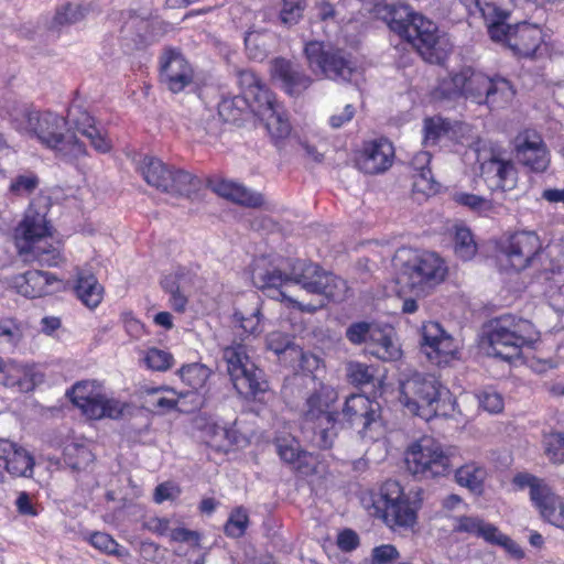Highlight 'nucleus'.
<instances>
[{"instance_id":"2","label":"nucleus","mask_w":564,"mask_h":564,"mask_svg":"<svg viewBox=\"0 0 564 564\" xmlns=\"http://www.w3.org/2000/svg\"><path fill=\"white\" fill-rule=\"evenodd\" d=\"M17 128L53 150L62 160L72 162L86 154V147L74 133H65L66 120L51 111L24 108L15 119Z\"/></svg>"},{"instance_id":"13","label":"nucleus","mask_w":564,"mask_h":564,"mask_svg":"<svg viewBox=\"0 0 564 564\" xmlns=\"http://www.w3.org/2000/svg\"><path fill=\"white\" fill-rule=\"evenodd\" d=\"M304 53L313 73L330 79L347 82L356 70L350 56L340 48L312 41L305 45Z\"/></svg>"},{"instance_id":"62","label":"nucleus","mask_w":564,"mask_h":564,"mask_svg":"<svg viewBox=\"0 0 564 564\" xmlns=\"http://www.w3.org/2000/svg\"><path fill=\"white\" fill-rule=\"evenodd\" d=\"M39 185V178L35 174L29 173L19 175L10 185V191L15 195L31 194Z\"/></svg>"},{"instance_id":"6","label":"nucleus","mask_w":564,"mask_h":564,"mask_svg":"<svg viewBox=\"0 0 564 564\" xmlns=\"http://www.w3.org/2000/svg\"><path fill=\"white\" fill-rule=\"evenodd\" d=\"M532 337L533 325L529 321L511 314L501 315L489 324V354L510 361L520 357L522 347L529 345Z\"/></svg>"},{"instance_id":"39","label":"nucleus","mask_w":564,"mask_h":564,"mask_svg":"<svg viewBox=\"0 0 564 564\" xmlns=\"http://www.w3.org/2000/svg\"><path fill=\"white\" fill-rule=\"evenodd\" d=\"M370 352L384 361L397 360L401 356L398 343L391 335L383 333L380 327H378V335L371 341Z\"/></svg>"},{"instance_id":"25","label":"nucleus","mask_w":564,"mask_h":564,"mask_svg":"<svg viewBox=\"0 0 564 564\" xmlns=\"http://www.w3.org/2000/svg\"><path fill=\"white\" fill-rule=\"evenodd\" d=\"M50 237V228L47 227L45 216L30 209L26 212L24 219L15 230L17 247L20 253L32 248V245L46 243Z\"/></svg>"},{"instance_id":"29","label":"nucleus","mask_w":564,"mask_h":564,"mask_svg":"<svg viewBox=\"0 0 564 564\" xmlns=\"http://www.w3.org/2000/svg\"><path fill=\"white\" fill-rule=\"evenodd\" d=\"M69 117L74 129L86 137L96 151L107 153L111 149V142L95 126L94 118L87 111L73 109Z\"/></svg>"},{"instance_id":"36","label":"nucleus","mask_w":564,"mask_h":564,"mask_svg":"<svg viewBox=\"0 0 564 564\" xmlns=\"http://www.w3.org/2000/svg\"><path fill=\"white\" fill-rule=\"evenodd\" d=\"M42 380L43 375L32 366L13 364L6 370V384L23 392L33 390Z\"/></svg>"},{"instance_id":"50","label":"nucleus","mask_w":564,"mask_h":564,"mask_svg":"<svg viewBox=\"0 0 564 564\" xmlns=\"http://www.w3.org/2000/svg\"><path fill=\"white\" fill-rule=\"evenodd\" d=\"M144 365L153 371H166L174 362L172 354L155 347L149 348L143 356Z\"/></svg>"},{"instance_id":"58","label":"nucleus","mask_w":564,"mask_h":564,"mask_svg":"<svg viewBox=\"0 0 564 564\" xmlns=\"http://www.w3.org/2000/svg\"><path fill=\"white\" fill-rule=\"evenodd\" d=\"M276 452L281 459L288 464H295L306 455L305 452L300 449L295 440H278Z\"/></svg>"},{"instance_id":"26","label":"nucleus","mask_w":564,"mask_h":564,"mask_svg":"<svg viewBox=\"0 0 564 564\" xmlns=\"http://www.w3.org/2000/svg\"><path fill=\"white\" fill-rule=\"evenodd\" d=\"M470 13L478 11L485 20L490 39H498L502 33L501 23L509 17V0H459Z\"/></svg>"},{"instance_id":"55","label":"nucleus","mask_w":564,"mask_h":564,"mask_svg":"<svg viewBox=\"0 0 564 564\" xmlns=\"http://www.w3.org/2000/svg\"><path fill=\"white\" fill-rule=\"evenodd\" d=\"M349 381L355 386H365L372 381L373 371L371 368L359 361H350L346 368Z\"/></svg>"},{"instance_id":"27","label":"nucleus","mask_w":564,"mask_h":564,"mask_svg":"<svg viewBox=\"0 0 564 564\" xmlns=\"http://www.w3.org/2000/svg\"><path fill=\"white\" fill-rule=\"evenodd\" d=\"M193 275L185 268H178L161 280L162 289L170 295V306L183 313L188 304L189 291L193 285Z\"/></svg>"},{"instance_id":"41","label":"nucleus","mask_w":564,"mask_h":564,"mask_svg":"<svg viewBox=\"0 0 564 564\" xmlns=\"http://www.w3.org/2000/svg\"><path fill=\"white\" fill-rule=\"evenodd\" d=\"M516 91L509 80L505 78H490V86L485 90V102L501 106L509 102Z\"/></svg>"},{"instance_id":"38","label":"nucleus","mask_w":564,"mask_h":564,"mask_svg":"<svg viewBox=\"0 0 564 564\" xmlns=\"http://www.w3.org/2000/svg\"><path fill=\"white\" fill-rule=\"evenodd\" d=\"M535 508L544 521L564 530V499L552 489L549 490Z\"/></svg>"},{"instance_id":"52","label":"nucleus","mask_w":564,"mask_h":564,"mask_svg":"<svg viewBox=\"0 0 564 564\" xmlns=\"http://www.w3.org/2000/svg\"><path fill=\"white\" fill-rule=\"evenodd\" d=\"M253 297L258 300L256 296ZM261 318L262 314L258 301H256V307L249 316H246L245 313L240 311H236L234 313L235 322L239 323V326L246 334L252 336H257L262 333V328L260 326Z\"/></svg>"},{"instance_id":"49","label":"nucleus","mask_w":564,"mask_h":564,"mask_svg":"<svg viewBox=\"0 0 564 564\" xmlns=\"http://www.w3.org/2000/svg\"><path fill=\"white\" fill-rule=\"evenodd\" d=\"M454 249L456 256L464 261L470 260L475 256L477 247L468 228L456 229Z\"/></svg>"},{"instance_id":"5","label":"nucleus","mask_w":564,"mask_h":564,"mask_svg":"<svg viewBox=\"0 0 564 564\" xmlns=\"http://www.w3.org/2000/svg\"><path fill=\"white\" fill-rule=\"evenodd\" d=\"M238 84L241 97H247L252 105V111L264 122L272 138L283 139L291 132V124L282 107L273 94L265 87L257 74L250 69L238 73Z\"/></svg>"},{"instance_id":"15","label":"nucleus","mask_w":564,"mask_h":564,"mask_svg":"<svg viewBox=\"0 0 564 564\" xmlns=\"http://www.w3.org/2000/svg\"><path fill=\"white\" fill-rule=\"evenodd\" d=\"M489 86L490 77L471 67H464L443 78L437 87V93L446 99L463 97L480 105L485 102V90Z\"/></svg>"},{"instance_id":"53","label":"nucleus","mask_w":564,"mask_h":564,"mask_svg":"<svg viewBox=\"0 0 564 564\" xmlns=\"http://www.w3.org/2000/svg\"><path fill=\"white\" fill-rule=\"evenodd\" d=\"M85 17V10L80 4L67 3L56 10L53 19L55 26H65L82 21Z\"/></svg>"},{"instance_id":"51","label":"nucleus","mask_w":564,"mask_h":564,"mask_svg":"<svg viewBox=\"0 0 564 564\" xmlns=\"http://www.w3.org/2000/svg\"><path fill=\"white\" fill-rule=\"evenodd\" d=\"M90 544L109 555L123 557L128 555V551L119 545V543L112 539L111 535L104 532H94L89 538Z\"/></svg>"},{"instance_id":"33","label":"nucleus","mask_w":564,"mask_h":564,"mask_svg":"<svg viewBox=\"0 0 564 564\" xmlns=\"http://www.w3.org/2000/svg\"><path fill=\"white\" fill-rule=\"evenodd\" d=\"M488 477V470L485 465L470 460L455 470V481L458 486L468 489L475 495L484 492L485 481Z\"/></svg>"},{"instance_id":"17","label":"nucleus","mask_w":564,"mask_h":564,"mask_svg":"<svg viewBox=\"0 0 564 564\" xmlns=\"http://www.w3.org/2000/svg\"><path fill=\"white\" fill-rule=\"evenodd\" d=\"M502 34L498 39H491L495 42H503L507 46L520 57H533L539 50L543 39L542 31L536 25L523 22L513 26L501 23Z\"/></svg>"},{"instance_id":"16","label":"nucleus","mask_w":564,"mask_h":564,"mask_svg":"<svg viewBox=\"0 0 564 564\" xmlns=\"http://www.w3.org/2000/svg\"><path fill=\"white\" fill-rule=\"evenodd\" d=\"M516 160L534 173L545 172L551 163L550 151L541 137L534 130H523L519 132L514 140Z\"/></svg>"},{"instance_id":"45","label":"nucleus","mask_w":564,"mask_h":564,"mask_svg":"<svg viewBox=\"0 0 564 564\" xmlns=\"http://www.w3.org/2000/svg\"><path fill=\"white\" fill-rule=\"evenodd\" d=\"M544 454L552 464L564 463V433L552 431L543 435Z\"/></svg>"},{"instance_id":"11","label":"nucleus","mask_w":564,"mask_h":564,"mask_svg":"<svg viewBox=\"0 0 564 564\" xmlns=\"http://www.w3.org/2000/svg\"><path fill=\"white\" fill-rule=\"evenodd\" d=\"M139 171L150 186L175 196L189 197L199 186V180L188 172L170 167L154 156H144Z\"/></svg>"},{"instance_id":"61","label":"nucleus","mask_w":564,"mask_h":564,"mask_svg":"<svg viewBox=\"0 0 564 564\" xmlns=\"http://www.w3.org/2000/svg\"><path fill=\"white\" fill-rule=\"evenodd\" d=\"M478 404L489 413H499L503 410V399L501 394L494 390H484L477 394Z\"/></svg>"},{"instance_id":"35","label":"nucleus","mask_w":564,"mask_h":564,"mask_svg":"<svg viewBox=\"0 0 564 564\" xmlns=\"http://www.w3.org/2000/svg\"><path fill=\"white\" fill-rule=\"evenodd\" d=\"M55 281V276L48 272L32 270L23 274L17 288L26 297H41L51 292L50 288Z\"/></svg>"},{"instance_id":"14","label":"nucleus","mask_w":564,"mask_h":564,"mask_svg":"<svg viewBox=\"0 0 564 564\" xmlns=\"http://www.w3.org/2000/svg\"><path fill=\"white\" fill-rule=\"evenodd\" d=\"M446 274L442 259L432 252H426L409 260L402 268L398 281L417 294L426 293L441 283Z\"/></svg>"},{"instance_id":"56","label":"nucleus","mask_w":564,"mask_h":564,"mask_svg":"<svg viewBox=\"0 0 564 564\" xmlns=\"http://www.w3.org/2000/svg\"><path fill=\"white\" fill-rule=\"evenodd\" d=\"M248 514L242 508L234 510L225 524V533L230 538L241 536L248 525Z\"/></svg>"},{"instance_id":"63","label":"nucleus","mask_w":564,"mask_h":564,"mask_svg":"<svg viewBox=\"0 0 564 564\" xmlns=\"http://www.w3.org/2000/svg\"><path fill=\"white\" fill-rule=\"evenodd\" d=\"M454 199L456 203L463 206H467L476 212H486L491 208V204L489 200L475 194L457 193L454 196Z\"/></svg>"},{"instance_id":"28","label":"nucleus","mask_w":564,"mask_h":564,"mask_svg":"<svg viewBox=\"0 0 564 564\" xmlns=\"http://www.w3.org/2000/svg\"><path fill=\"white\" fill-rule=\"evenodd\" d=\"M272 76L282 84V88L291 96L302 94L312 84L299 66L284 58H276L272 65Z\"/></svg>"},{"instance_id":"20","label":"nucleus","mask_w":564,"mask_h":564,"mask_svg":"<svg viewBox=\"0 0 564 564\" xmlns=\"http://www.w3.org/2000/svg\"><path fill=\"white\" fill-rule=\"evenodd\" d=\"M381 406L364 394H351L346 399L343 415L351 426L366 433L380 425Z\"/></svg>"},{"instance_id":"3","label":"nucleus","mask_w":564,"mask_h":564,"mask_svg":"<svg viewBox=\"0 0 564 564\" xmlns=\"http://www.w3.org/2000/svg\"><path fill=\"white\" fill-rule=\"evenodd\" d=\"M400 400L413 414L429 421L445 415L453 405L452 394L434 376L414 372L401 381Z\"/></svg>"},{"instance_id":"37","label":"nucleus","mask_w":564,"mask_h":564,"mask_svg":"<svg viewBox=\"0 0 564 564\" xmlns=\"http://www.w3.org/2000/svg\"><path fill=\"white\" fill-rule=\"evenodd\" d=\"M431 154L426 151L419 152L412 159L413 167V187L417 192L425 194L435 193L437 184L433 178L432 171L429 167Z\"/></svg>"},{"instance_id":"30","label":"nucleus","mask_w":564,"mask_h":564,"mask_svg":"<svg viewBox=\"0 0 564 564\" xmlns=\"http://www.w3.org/2000/svg\"><path fill=\"white\" fill-rule=\"evenodd\" d=\"M214 191L221 197L246 207H260L264 203L261 193L253 192L242 184L223 180L215 184Z\"/></svg>"},{"instance_id":"4","label":"nucleus","mask_w":564,"mask_h":564,"mask_svg":"<svg viewBox=\"0 0 564 564\" xmlns=\"http://www.w3.org/2000/svg\"><path fill=\"white\" fill-rule=\"evenodd\" d=\"M390 29L404 39L427 62L440 64L449 52L448 40L441 35L437 25L415 12H406L404 19L393 18Z\"/></svg>"},{"instance_id":"43","label":"nucleus","mask_w":564,"mask_h":564,"mask_svg":"<svg viewBox=\"0 0 564 564\" xmlns=\"http://www.w3.org/2000/svg\"><path fill=\"white\" fill-rule=\"evenodd\" d=\"M378 327L377 324L371 322H354L346 328L345 337L352 345L369 344L370 346L373 337L378 335Z\"/></svg>"},{"instance_id":"60","label":"nucleus","mask_w":564,"mask_h":564,"mask_svg":"<svg viewBox=\"0 0 564 564\" xmlns=\"http://www.w3.org/2000/svg\"><path fill=\"white\" fill-rule=\"evenodd\" d=\"M246 48L253 59L262 61L267 55L264 35L257 31H250L245 36Z\"/></svg>"},{"instance_id":"34","label":"nucleus","mask_w":564,"mask_h":564,"mask_svg":"<svg viewBox=\"0 0 564 564\" xmlns=\"http://www.w3.org/2000/svg\"><path fill=\"white\" fill-rule=\"evenodd\" d=\"M74 290L80 302L88 308L97 307L104 297V288L97 278L84 270H78Z\"/></svg>"},{"instance_id":"31","label":"nucleus","mask_w":564,"mask_h":564,"mask_svg":"<svg viewBox=\"0 0 564 564\" xmlns=\"http://www.w3.org/2000/svg\"><path fill=\"white\" fill-rule=\"evenodd\" d=\"M159 22L150 15L130 13L124 21L121 32L126 36H133V41L140 44H149L158 39L156 26Z\"/></svg>"},{"instance_id":"42","label":"nucleus","mask_w":564,"mask_h":564,"mask_svg":"<svg viewBox=\"0 0 564 564\" xmlns=\"http://www.w3.org/2000/svg\"><path fill=\"white\" fill-rule=\"evenodd\" d=\"M513 484L520 489H530V499L534 506H536L551 489L543 479L528 473L517 474L513 477Z\"/></svg>"},{"instance_id":"18","label":"nucleus","mask_w":564,"mask_h":564,"mask_svg":"<svg viewBox=\"0 0 564 564\" xmlns=\"http://www.w3.org/2000/svg\"><path fill=\"white\" fill-rule=\"evenodd\" d=\"M421 337L422 351L436 366L448 364L457 350L453 337L436 322L423 324Z\"/></svg>"},{"instance_id":"57","label":"nucleus","mask_w":564,"mask_h":564,"mask_svg":"<svg viewBox=\"0 0 564 564\" xmlns=\"http://www.w3.org/2000/svg\"><path fill=\"white\" fill-rule=\"evenodd\" d=\"M449 123L442 118H429L424 121V142L434 144L437 140L446 134Z\"/></svg>"},{"instance_id":"46","label":"nucleus","mask_w":564,"mask_h":564,"mask_svg":"<svg viewBox=\"0 0 564 564\" xmlns=\"http://www.w3.org/2000/svg\"><path fill=\"white\" fill-rule=\"evenodd\" d=\"M178 372L182 381L194 390L203 388L210 376V370L197 362L183 366Z\"/></svg>"},{"instance_id":"24","label":"nucleus","mask_w":564,"mask_h":564,"mask_svg":"<svg viewBox=\"0 0 564 564\" xmlns=\"http://www.w3.org/2000/svg\"><path fill=\"white\" fill-rule=\"evenodd\" d=\"M0 467L14 477H32L34 458L21 445L0 438Z\"/></svg>"},{"instance_id":"1","label":"nucleus","mask_w":564,"mask_h":564,"mask_svg":"<svg viewBox=\"0 0 564 564\" xmlns=\"http://www.w3.org/2000/svg\"><path fill=\"white\" fill-rule=\"evenodd\" d=\"M252 280L259 289L274 291L282 300L290 301L301 311L308 313L314 312L316 307L302 305L289 297L280 288L290 282L295 283L307 293L323 295L335 302L344 301L348 292L345 280L323 270L316 263L299 259L279 258L270 262L267 259H259L252 271Z\"/></svg>"},{"instance_id":"32","label":"nucleus","mask_w":564,"mask_h":564,"mask_svg":"<svg viewBox=\"0 0 564 564\" xmlns=\"http://www.w3.org/2000/svg\"><path fill=\"white\" fill-rule=\"evenodd\" d=\"M497 527L478 516H458L452 519V531L458 534L482 539L489 543Z\"/></svg>"},{"instance_id":"23","label":"nucleus","mask_w":564,"mask_h":564,"mask_svg":"<svg viewBox=\"0 0 564 564\" xmlns=\"http://www.w3.org/2000/svg\"><path fill=\"white\" fill-rule=\"evenodd\" d=\"M480 174L491 191L512 188L517 178L513 163L494 152L480 161Z\"/></svg>"},{"instance_id":"21","label":"nucleus","mask_w":564,"mask_h":564,"mask_svg":"<svg viewBox=\"0 0 564 564\" xmlns=\"http://www.w3.org/2000/svg\"><path fill=\"white\" fill-rule=\"evenodd\" d=\"M161 82L174 94L192 84L194 70L184 55L173 48L164 51L161 57Z\"/></svg>"},{"instance_id":"22","label":"nucleus","mask_w":564,"mask_h":564,"mask_svg":"<svg viewBox=\"0 0 564 564\" xmlns=\"http://www.w3.org/2000/svg\"><path fill=\"white\" fill-rule=\"evenodd\" d=\"M542 243L539 236L534 231L514 232L508 240L505 248V254L510 265L521 271L528 268L535 256L541 251Z\"/></svg>"},{"instance_id":"19","label":"nucleus","mask_w":564,"mask_h":564,"mask_svg":"<svg viewBox=\"0 0 564 564\" xmlns=\"http://www.w3.org/2000/svg\"><path fill=\"white\" fill-rule=\"evenodd\" d=\"M394 148L384 138L366 141L356 156L357 167L366 174L386 172L393 162Z\"/></svg>"},{"instance_id":"9","label":"nucleus","mask_w":564,"mask_h":564,"mask_svg":"<svg viewBox=\"0 0 564 564\" xmlns=\"http://www.w3.org/2000/svg\"><path fill=\"white\" fill-rule=\"evenodd\" d=\"M223 359L237 392L245 398H256L268 388L263 372L250 359L246 346L234 344L223 349Z\"/></svg>"},{"instance_id":"59","label":"nucleus","mask_w":564,"mask_h":564,"mask_svg":"<svg viewBox=\"0 0 564 564\" xmlns=\"http://www.w3.org/2000/svg\"><path fill=\"white\" fill-rule=\"evenodd\" d=\"M268 349L274 354L280 355L289 349L296 350L292 336L289 334L275 330L267 335L265 338Z\"/></svg>"},{"instance_id":"8","label":"nucleus","mask_w":564,"mask_h":564,"mask_svg":"<svg viewBox=\"0 0 564 564\" xmlns=\"http://www.w3.org/2000/svg\"><path fill=\"white\" fill-rule=\"evenodd\" d=\"M408 470L422 479L443 477L452 468L451 453L432 437H422L405 453Z\"/></svg>"},{"instance_id":"7","label":"nucleus","mask_w":564,"mask_h":564,"mask_svg":"<svg viewBox=\"0 0 564 564\" xmlns=\"http://www.w3.org/2000/svg\"><path fill=\"white\" fill-rule=\"evenodd\" d=\"M310 380L313 389L302 410L303 421L305 424H311L313 430H318V445L322 448H329L333 440L328 432L335 423V413L330 411V406L337 401L338 395L333 387L316 381L315 377H311Z\"/></svg>"},{"instance_id":"40","label":"nucleus","mask_w":564,"mask_h":564,"mask_svg":"<svg viewBox=\"0 0 564 564\" xmlns=\"http://www.w3.org/2000/svg\"><path fill=\"white\" fill-rule=\"evenodd\" d=\"M252 105L247 97L240 95L224 97L218 104V113L224 121L236 122L248 108L252 110Z\"/></svg>"},{"instance_id":"10","label":"nucleus","mask_w":564,"mask_h":564,"mask_svg":"<svg viewBox=\"0 0 564 564\" xmlns=\"http://www.w3.org/2000/svg\"><path fill=\"white\" fill-rule=\"evenodd\" d=\"M372 507L373 516L381 518L390 528H409L416 522V506L395 480H388L381 486Z\"/></svg>"},{"instance_id":"64","label":"nucleus","mask_w":564,"mask_h":564,"mask_svg":"<svg viewBox=\"0 0 564 564\" xmlns=\"http://www.w3.org/2000/svg\"><path fill=\"white\" fill-rule=\"evenodd\" d=\"M489 543L502 546L516 560H521L524 556V552L521 546L509 536L501 533L498 528Z\"/></svg>"},{"instance_id":"12","label":"nucleus","mask_w":564,"mask_h":564,"mask_svg":"<svg viewBox=\"0 0 564 564\" xmlns=\"http://www.w3.org/2000/svg\"><path fill=\"white\" fill-rule=\"evenodd\" d=\"M66 395L90 420H118L128 406L126 402L101 393L99 387L88 380L75 383Z\"/></svg>"},{"instance_id":"47","label":"nucleus","mask_w":564,"mask_h":564,"mask_svg":"<svg viewBox=\"0 0 564 564\" xmlns=\"http://www.w3.org/2000/svg\"><path fill=\"white\" fill-rule=\"evenodd\" d=\"M24 335V325L13 318L0 321V345L8 348L15 347Z\"/></svg>"},{"instance_id":"44","label":"nucleus","mask_w":564,"mask_h":564,"mask_svg":"<svg viewBox=\"0 0 564 564\" xmlns=\"http://www.w3.org/2000/svg\"><path fill=\"white\" fill-rule=\"evenodd\" d=\"M204 435L206 443L216 449H226L236 443L235 432L216 423L206 424Z\"/></svg>"},{"instance_id":"48","label":"nucleus","mask_w":564,"mask_h":564,"mask_svg":"<svg viewBox=\"0 0 564 564\" xmlns=\"http://www.w3.org/2000/svg\"><path fill=\"white\" fill-rule=\"evenodd\" d=\"M24 253H30L42 265L54 267L61 261L59 248L46 240V243L32 245V248Z\"/></svg>"},{"instance_id":"54","label":"nucleus","mask_w":564,"mask_h":564,"mask_svg":"<svg viewBox=\"0 0 564 564\" xmlns=\"http://www.w3.org/2000/svg\"><path fill=\"white\" fill-rule=\"evenodd\" d=\"M306 8L305 0H282L280 21L286 26L296 24L303 17Z\"/></svg>"}]
</instances>
